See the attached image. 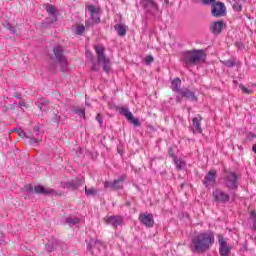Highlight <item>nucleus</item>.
Segmentation results:
<instances>
[{
	"mask_svg": "<svg viewBox=\"0 0 256 256\" xmlns=\"http://www.w3.org/2000/svg\"><path fill=\"white\" fill-rule=\"evenodd\" d=\"M73 113L79 115V117H85V108L76 107L73 109Z\"/></svg>",
	"mask_w": 256,
	"mask_h": 256,
	"instance_id": "28",
	"label": "nucleus"
},
{
	"mask_svg": "<svg viewBox=\"0 0 256 256\" xmlns=\"http://www.w3.org/2000/svg\"><path fill=\"white\" fill-rule=\"evenodd\" d=\"M193 1V3H199V1H201V0H192Z\"/></svg>",
	"mask_w": 256,
	"mask_h": 256,
	"instance_id": "55",
	"label": "nucleus"
},
{
	"mask_svg": "<svg viewBox=\"0 0 256 256\" xmlns=\"http://www.w3.org/2000/svg\"><path fill=\"white\" fill-rule=\"evenodd\" d=\"M116 111H118L120 113V115L125 117L127 119V121H129L130 123L135 125V127L141 126V122H139V119L133 117V113H131V111H129L128 107L118 106V107H116Z\"/></svg>",
	"mask_w": 256,
	"mask_h": 256,
	"instance_id": "6",
	"label": "nucleus"
},
{
	"mask_svg": "<svg viewBox=\"0 0 256 256\" xmlns=\"http://www.w3.org/2000/svg\"><path fill=\"white\" fill-rule=\"evenodd\" d=\"M193 123V127H195V131H197V133H203V129H201V120H199V118L195 117L192 120Z\"/></svg>",
	"mask_w": 256,
	"mask_h": 256,
	"instance_id": "24",
	"label": "nucleus"
},
{
	"mask_svg": "<svg viewBox=\"0 0 256 256\" xmlns=\"http://www.w3.org/2000/svg\"><path fill=\"white\" fill-rule=\"evenodd\" d=\"M252 150L254 151V153H256V144L252 146Z\"/></svg>",
	"mask_w": 256,
	"mask_h": 256,
	"instance_id": "53",
	"label": "nucleus"
},
{
	"mask_svg": "<svg viewBox=\"0 0 256 256\" xmlns=\"http://www.w3.org/2000/svg\"><path fill=\"white\" fill-rule=\"evenodd\" d=\"M183 97L188 99L189 101H197V96H195V92L189 90V88H182V91L179 94H176L177 103H181L183 101Z\"/></svg>",
	"mask_w": 256,
	"mask_h": 256,
	"instance_id": "10",
	"label": "nucleus"
},
{
	"mask_svg": "<svg viewBox=\"0 0 256 256\" xmlns=\"http://www.w3.org/2000/svg\"><path fill=\"white\" fill-rule=\"evenodd\" d=\"M57 21V15H49L46 18V23H55Z\"/></svg>",
	"mask_w": 256,
	"mask_h": 256,
	"instance_id": "39",
	"label": "nucleus"
},
{
	"mask_svg": "<svg viewBox=\"0 0 256 256\" xmlns=\"http://www.w3.org/2000/svg\"><path fill=\"white\" fill-rule=\"evenodd\" d=\"M56 67H57V65L52 64L51 66H49V70L53 72V71H55Z\"/></svg>",
	"mask_w": 256,
	"mask_h": 256,
	"instance_id": "49",
	"label": "nucleus"
},
{
	"mask_svg": "<svg viewBox=\"0 0 256 256\" xmlns=\"http://www.w3.org/2000/svg\"><path fill=\"white\" fill-rule=\"evenodd\" d=\"M85 33V26L84 25H79L76 28V34L77 35H83Z\"/></svg>",
	"mask_w": 256,
	"mask_h": 256,
	"instance_id": "37",
	"label": "nucleus"
},
{
	"mask_svg": "<svg viewBox=\"0 0 256 256\" xmlns=\"http://www.w3.org/2000/svg\"><path fill=\"white\" fill-rule=\"evenodd\" d=\"M5 29H8V31H10V33H12L13 35H15L17 33V30H15V27H13V25H11V23L6 22L3 24Z\"/></svg>",
	"mask_w": 256,
	"mask_h": 256,
	"instance_id": "29",
	"label": "nucleus"
},
{
	"mask_svg": "<svg viewBox=\"0 0 256 256\" xmlns=\"http://www.w3.org/2000/svg\"><path fill=\"white\" fill-rule=\"evenodd\" d=\"M211 13L213 17H225L227 15V8L223 2H212Z\"/></svg>",
	"mask_w": 256,
	"mask_h": 256,
	"instance_id": "9",
	"label": "nucleus"
},
{
	"mask_svg": "<svg viewBox=\"0 0 256 256\" xmlns=\"http://www.w3.org/2000/svg\"><path fill=\"white\" fill-rule=\"evenodd\" d=\"M139 221L142 225H145V227H153V225H155L153 214H140Z\"/></svg>",
	"mask_w": 256,
	"mask_h": 256,
	"instance_id": "16",
	"label": "nucleus"
},
{
	"mask_svg": "<svg viewBox=\"0 0 256 256\" xmlns=\"http://www.w3.org/2000/svg\"><path fill=\"white\" fill-rule=\"evenodd\" d=\"M85 184V178H74L64 183V188L70 191H77L81 186Z\"/></svg>",
	"mask_w": 256,
	"mask_h": 256,
	"instance_id": "11",
	"label": "nucleus"
},
{
	"mask_svg": "<svg viewBox=\"0 0 256 256\" xmlns=\"http://www.w3.org/2000/svg\"><path fill=\"white\" fill-rule=\"evenodd\" d=\"M239 88L243 91V93H246V95H251L253 93V90H249L242 84L239 85Z\"/></svg>",
	"mask_w": 256,
	"mask_h": 256,
	"instance_id": "38",
	"label": "nucleus"
},
{
	"mask_svg": "<svg viewBox=\"0 0 256 256\" xmlns=\"http://www.w3.org/2000/svg\"><path fill=\"white\" fill-rule=\"evenodd\" d=\"M225 25V21L223 20H218L216 22H213L212 25L210 26V31L213 33V35H219L223 31V27Z\"/></svg>",
	"mask_w": 256,
	"mask_h": 256,
	"instance_id": "17",
	"label": "nucleus"
},
{
	"mask_svg": "<svg viewBox=\"0 0 256 256\" xmlns=\"http://www.w3.org/2000/svg\"><path fill=\"white\" fill-rule=\"evenodd\" d=\"M213 243H215V235L213 232L198 234L192 239L193 251L196 253H205L211 249Z\"/></svg>",
	"mask_w": 256,
	"mask_h": 256,
	"instance_id": "1",
	"label": "nucleus"
},
{
	"mask_svg": "<svg viewBox=\"0 0 256 256\" xmlns=\"http://www.w3.org/2000/svg\"><path fill=\"white\" fill-rule=\"evenodd\" d=\"M14 97H16L17 99H21V94H16L14 95Z\"/></svg>",
	"mask_w": 256,
	"mask_h": 256,
	"instance_id": "52",
	"label": "nucleus"
},
{
	"mask_svg": "<svg viewBox=\"0 0 256 256\" xmlns=\"http://www.w3.org/2000/svg\"><path fill=\"white\" fill-rule=\"evenodd\" d=\"M28 191L29 193H33V186H29Z\"/></svg>",
	"mask_w": 256,
	"mask_h": 256,
	"instance_id": "51",
	"label": "nucleus"
},
{
	"mask_svg": "<svg viewBox=\"0 0 256 256\" xmlns=\"http://www.w3.org/2000/svg\"><path fill=\"white\" fill-rule=\"evenodd\" d=\"M88 11L91 13V19L86 20V25H89L90 23H100L101 18L99 17V10L95 5H89Z\"/></svg>",
	"mask_w": 256,
	"mask_h": 256,
	"instance_id": "13",
	"label": "nucleus"
},
{
	"mask_svg": "<svg viewBox=\"0 0 256 256\" xmlns=\"http://www.w3.org/2000/svg\"><path fill=\"white\" fill-rule=\"evenodd\" d=\"M233 9L234 11H243V6L241 4H239V2H236L233 4Z\"/></svg>",
	"mask_w": 256,
	"mask_h": 256,
	"instance_id": "41",
	"label": "nucleus"
},
{
	"mask_svg": "<svg viewBox=\"0 0 256 256\" xmlns=\"http://www.w3.org/2000/svg\"><path fill=\"white\" fill-rule=\"evenodd\" d=\"M14 131H16V133L19 135V137H27V138H29V136H27L25 131L23 129H21V128H16V129H14Z\"/></svg>",
	"mask_w": 256,
	"mask_h": 256,
	"instance_id": "36",
	"label": "nucleus"
},
{
	"mask_svg": "<svg viewBox=\"0 0 256 256\" xmlns=\"http://www.w3.org/2000/svg\"><path fill=\"white\" fill-rule=\"evenodd\" d=\"M104 221L107 225H112V227L117 229V227L119 225L123 224V217H121V216H106L104 218Z\"/></svg>",
	"mask_w": 256,
	"mask_h": 256,
	"instance_id": "15",
	"label": "nucleus"
},
{
	"mask_svg": "<svg viewBox=\"0 0 256 256\" xmlns=\"http://www.w3.org/2000/svg\"><path fill=\"white\" fill-rule=\"evenodd\" d=\"M114 29L117 31L119 37H125V35H127V26L123 24H116Z\"/></svg>",
	"mask_w": 256,
	"mask_h": 256,
	"instance_id": "22",
	"label": "nucleus"
},
{
	"mask_svg": "<svg viewBox=\"0 0 256 256\" xmlns=\"http://www.w3.org/2000/svg\"><path fill=\"white\" fill-rule=\"evenodd\" d=\"M251 217H252V230L256 231V212L255 211L251 212Z\"/></svg>",
	"mask_w": 256,
	"mask_h": 256,
	"instance_id": "32",
	"label": "nucleus"
},
{
	"mask_svg": "<svg viewBox=\"0 0 256 256\" xmlns=\"http://www.w3.org/2000/svg\"><path fill=\"white\" fill-rule=\"evenodd\" d=\"M207 59V53L205 50H188L183 53L182 61L185 67H193L195 65H200V63H205Z\"/></svg>",
	"mask_w": 256,
	"mask_h": 256,
	"instance_id": "2",
	"label": "nucleus"
},
{
	"mask_svg": "<svg viewBox=\"0 0 256 256\" xmlns=\"http://www.w3.org/2000/svg\"><path fill=\"white\" fill-rule=\"evenodd\" d=\"M52 121L53 123H56L57 125H59V122L61 121V116H59L58 113H53V116H52Z\"/></svg>",
	"mask_w": 256,
	"mask_h": 256,
	"instance_id": "34",
	"label": "nucleus"
},
{
	"mask_svg": "<svg viewBox=\"0 0 256 256\" xmlns=\"http://www.w3.org/2000/svg\"><path fill=\"white\" fill-rule=\"evenodd\" d=\"M91 69H92L93 71H99V66L94 63V64L92 65Z\"/></svg>",
	"mask_w": 256,
	"mask_h": 256,
	"instance_id": "48",
	"label": "nucleus"
},
{
	"mask_svg": "<svg viewBox=\"0 0 256 256\" xmlns=\"http://www.w3.org/2000/svg\"><path fill=\"white\" fill-rule=\"evenodd\" d=\"M105 189H113L114 190V182L106 181L104 182Z\"/></svg>",
	"mask_w": 256,
	"mask_h": 256,
	"instance_id": "42",
	"label": "nucleus"
},
{
	"mask_svg": "<svg viewBox=\"0 0 256 256\" xmlns=\"http://www.w3.org/2000/svg\"><path fill=\"white\" fill-rule=\"evenodd\" d=\"M79 218L77 217H67L66 218V223H68V225H77L79 224Z\"/></svg>",
	"mask_w": 256,
	"mask_h": 256,
	"instance_id": "26",
	"label": "nucleus"
},
{
	"mask_svg": "<svg viewBox=\"0 0 256 256\" xmlns=\"http://www.w3.org/2000/svg\"><path fill=\"white\" fill-rule=\"evenodd\" d=\"M224 65L226 67H235V59L231 58L229 60L224 61Z\"/></svg>",
	"mask_w": 256,
	"mask_h": 256,
	"instance_id": "33",
	"label": "nucleus"
},
{
	"mask_svg": "<svg viewBox=\"0 0 256 256\" xmlns=\"http://www.w3.org/2000/svg\"><path fill=\"white\" fill-rule=\"evenodd\" d=\"M33 132L35 133V135H39V133L41 132V128L39 126H34Z\"/></svg>",
	"mask_w": 256,
	"mask_h": 256,
	"instance_id": "45",
	"label": "nucleus"
},
{
	"mask_svg": "<svg viewBox=\"0 0 256 256\" xmlns=\"http://www.w3.org/2000/svg\"><path fill=\"white\" fill-rule=\"evenodd\" d=\"M36 105L40 111H49V100H47V98H39Z\"/></svg>",
	"mask_w": 256,
	"mask_h": 256,
	"instance_id": "20",
	"label": "nucleus"
},
{
	"mask_svg": "<svg viewBox=\"0 0 256 256\" xmlns=\"http://www.w3.org/2000/svg\"><path fill=\"white\" fill-rule=\"evenodd\" d=\"M204 5H209L211 3H215V0H201Z\"/></svg>",
	"mask_w": 256,
	"mask_h": 256,
	"instance_id": "47",
	"label": "nucleus"
},
{
	"mask_svg": "<svg viewBox=\"0 0 256 256\" xmlns=\"http://www.w3.org/2000/svg\"><path fill=\"white\" fill-rule=\"evenodd\" d=\"M20 109H23V107H27V103L23 100H21L19 103H18Z\"/></svg>",
	"mask_w": 256,
	"mask_h": 256,
	"instance_id": "46",
	"label": "nucleus"
},
{
	"mask_svg": "<svg viewBox=\"0 0 256 256\" xmlns=\"http://www.w3.org/2000/svg\"><path fill=\"white\" fill-rule=\"evenodd\" d=\"M85 193L87 197H91V196L97 195V190H95V188L93 187L87 188V186H85Z\"/></svg>",
	"mask_w": 256,
	"mask_h": 256,
	"instance_id": "27",
	"label": "nucleus"
},
{
	"mask_svg": "<svg viewBox=\"0 0 256 256\" xmlns=\"http://www.w3.org/2000/svg\"><path fill=\"white\" fill-rule=\"evenodd\" d=\"M146 65H151V63H153V61H155V58L151 55H148L145 57L144 59Z\"/></svg>",
	"mask_w": 256,
	"mask_h": 256,
	"instance_id": "40",
	"label": "nucleus"
},
{
	"mask_svg": "<svg viewBox=\"0 0 256 256\" xmlns=\"http://www.w3.org/2000/svg\"><path fill=\"white\" fill-rule=\"evenodd\" d=\"M99 245H102L101 241L91 239L90 243L87 245V249H88V251H91V249H93V247H99Z\"/></svg>",
	"mask_w": 256,
	"mask_h": 256,
	"instance_id": "25",
	"label": "nucleus"
},
{
	"mask_svg": "<svg viewBox=\"0 0 256 256\" xmlns=\"http://www.w3.org/2000/svg\"><path fill=\"white\" fill-rule=\"evenodd\" d=\"M171 89L172 91H174V93H176L177 95H179L181 93V91L183 90V88H181V79L180 78H175L172 83H171Z\"/></svg>",
	"mask_w": 256,
	"mask_h": 256,
	"instance_id": "21",
	"label": "nucleus"
},
{
	"mask_svg": "<svg viewBox=\"0 0 256 256\" xmlns=\"http://www.w3.org/2000/svg\"><path fill=\"white\" fill-rule=\"evenodd\" d=\"M95 51L99 65H103V71L109 73L111 71V60L105 55V47L95 46Z\"/></svg>",
	"mask_w": 256,
	"mask_h": 256,
	"instance_id": "3",
	"label": "nucleus"
},
{
	"mask_svg": "<svg viewBox=\"0 0 256 256\" xmlns=\"http://www.w3.org/2000/svg\"><path fill=\"white\" fill-rule=\"evenodd\" d=\"M28 139H30V145H37V143H41L42 141L41 138H35L33 136L32 137L29 136Z\"/></svg>",
	"mask_w": 256,
	"mask_h": 256,
	"instance_id": "35",
	"label": "nucleus"
},
{
	"mask_svg": "<svg viewBox=\"0 0 256 256\" xmlns=\"http://www.w3.org/2000/svg\"><path fill=\"white\" fill-rule=\"evenodd\" d=\"M225 187L235 191L239 187V176L235 172H227L225 175Z\"/></svg>",
	"mask_w": 256,
	"mask_h": 256,
	"instance_id": "5",
	"label": "nucleus"
},
{
	"mask_svg": "<svg viewBox=\"0 0 256 256\" xmlns=\"http://www.w3.org/2000/svg\"><path fill=\"white\" fill-rule=\"evenodd\" d=\"M17 107V104L15 103V104H12V105H10V109H15Z\"/></svg>",
	"mask_w": 256,
	"mask_h": 256,
	"instance_id": "50",
	"label": "nucleus"
},
{
	"mask_svg": "<svg viewBox=\"0 0 256 256\" xmlns=\"http://www.w3.org/2000/svg\"><path fill=\"white\" fill-rule=\"evenodd\" d=\"M54 56L56 58V61H58L61 71L65 72L67 71V57L64 54V50L62 46H57L53 49Z\"/></svg>",
	"mask_w": 256,
	"mask_h": 256,
	"instance_id": "4",
	"label": "nucleus"
},
{
	"mask_svg": "<svg viewBox=\"0 0 256 256\" xmlns=\"http://www.w3.org/2000/svg\"><path fill=\"white\" fill-rule=\"evenodd\" d=\"M46 11L49 15H57L56 14V10H55V6L51 5V4H47L46 5Z\"/></svg>",
	"mask_w": 256,
	"mask_h": 256,
	"instance_id": "30",
	"label": "nucleus"
},
{
	"mask_svg": "<svg viewBox=\"0 0 256 256\" xmlns=\"http://www.w3.org/2000/svg\"><path fill=\"white\" fill-rule=\"evenodd\" d=\"M34 192L38 195H57V192L52 188H45L42 185L34 187Z\"/></svg>",
	"mask_w": 256,
	"mask_h": 256,
	"instance_id": "18",
	"label": "nucleus"
},
{
	"mask_svg": "<svg viewBox=\"0 0 256 256\" xmlns=\"http://www.w3.org/2000/svg\"><path fill=\"white\" fill-rule=\"evenodd\" d=\"M174 161H175V163H176V167H177V169H185V162H183V160H177V158L176 159H174Z\"/></svg>",
	"mask_w": 256,
	"mask_h": 256,
	"instance_id": "31",
	"label": "nucleus"
},
{
	"mask_svg": "<svg viewBox=\"0 0 256 256\" xmlns=\"http://www.w3.org/2000/svg\"><path fill=\"white\" fill-rule=\"evenodd\" d=\"M140 6L150 15H155L159 11V5L155 0H140Z\"/></svg>",
	"mask_w": 256,
	"mask_h": 256,
	"instance_id": "8",
	"label": "nucleus"
},
{
	"mask_svg": "<svg viewBox=\"0 0 256 256\" xmlns=\"http://www.w3.org/2000/svg\"><path fill=\"white\" fill-rule=\"evenodd\" d=\"M96 121H98L100 125H103V116H101V114H97Z\"/></svg>",
	"mask_w": 256,
	"mask_h": 256,
	"instance_id": "44",
	"label": "nucleus"
},
{
	"mask_svg": "<svg viewBox=\"0 0 256 256\" xmlns=\"http://www.w3.org/2000/svg\"><path fill=\"white\" fill-rule=\"evenodd\" d=\"M168 155L170 157H172V159H177V157L175 156V151L173 150V148H170L168 151Z\"/></svg>",
	"mask_w": 256,
	"mask_h": 256,
	"instance_id": "43",
	"label": "nucleus"
},
{
	"mask_svg": "<svg viewBox=\"0 0 256 256\" xmlns=\"http://www.w3.org/2000/svg\"><path fill=\"white\" fill-rule=\"evenodd\" d=\"M125 176L120 177L117 180H114V191H119V189H123V183L125 182Z\"/></svg>",
	"mask_w": 256,
	"mask_h": 256,
	"instance_id": "23",
	"label": "nucleus"
},
{
	"mask_svg": "<svg viewBox=\"0 0 256 256\" xmlns=\"http://www.w3.org/2000/svg\"><path fill=\"white\" fill-rule=\"evenodd\" d=\"M212 197L215 203L222 204V205H224L225 203H229V200L231 199V196L228 193H226L225 191L219 188H216L213 191Z\"/></svg>",
	"mask_w": 256,
	"mask_h": 256,
	"instance_id": "7",
	"label": "nucleus"
},
{
	"mask_svg": "<svg viewBox=\"0 0 256 256\" xmlns=\"http://www.w3.org/2000/svg\"><path fill=\"white\" fill-rule=\"evenodd\" d=\"M46 250L51 253L57 249H59V241L55 239V237H51L48 239V242L45 244Z\"/></svg>",
	"mask_w": 256,
	"mask_h": 256,
	"instance_id": "19",
	"label": "nucleus"
},
{
	"mask_svg": "<svg viewBox=\"0 0 256 256\" xmlns=\"http://www.w3.org/2000/svg\"><path fill=\"white\" fill-rule=\"evenodd\" d=\"M0 241H3V232H0Z\"/></svg>",
	"mask_w": 256,
	"mask_h": 256,
	"instance_id": "54",
	"label": "nucleus"
},
{
	"mask_svg": "<svg viewBox=\"0 0 256 256\" xmlns=\"http://www.w3.org/2000/svg\"><path fill=\"white\" fill-rule=\"evenodd\" d=\"M217 181V171L211 170L208 174L204 177L203 183L205 187H213Z\"/></svg>",
	"mask_w": 256,
	"mask_h": 256,
	"instance_id": "14",
	"label": "nucleus"
},
{
	"mask_svg": "<svg viewBox=\"0 0 256 256\" xmlns=\"http://www.w3.org/2000/svg\"><path fill=\"white\" fill-rule=\"evenodd\" d=\"M218 243L220 245L219 253L220 256H231V246L227 245V241L225 238L221 235L218 236Z\"/></svg>",
	"mask_w": 256,
	"mask_h": 256,
	"instance_id": "12",
	"label": "nucleus"
}]
</instances>
